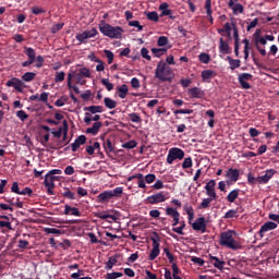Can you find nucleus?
Returning a JSON list of instances; mask_svg holds the SVG:
<instances>
[{
  "label": "nucleus",
  "instance_id": "nucleus-20",
  "mask_svg": "<svg viewBox=\"0 0 279 279\" xmlns=\"http://www.w3.org/2000/svg\"><path fill=\"white\" fill-rule=\"evenodd\" d=\"M104 124L101 122H95L92 128L86 130V134H93V136H97L99 134V130Z\"/></svg>",
  "mask_w": 279,
  "mask_h": 279
},
{
  "label": "nucleus",
  "instance_id": "nucleus-17",
  "mask_svg": "<svg viewBox=\"0 0 279 279\" xmlns=\"http://www.w3.org/2000/svg\"><path fill=\"white\" fill-rule=\"evenodd\" d=\"M209 260L214 265V267L216 269H219L220 271L221 269H223V265H226V262L220 260L217 256L209 255Z\"/></svg>",
  "mask_w": 279,
  "mask_h": 279
},
{
  "label": "nucleus",
  "instance_id": "nucleus-2",
  "mask_svg": "<svg viewBox=\"0 0 279 279\" xmlns=\"http://www.w3.org/2000/svg\"><path fill=\"white\" fill-rule=\"evenodd\" d=\"M155 77L160 82H173V77H175V74L173 73L171 66H169L163 61H159L155 70Z\"/></svg>",
  "mask_w": 279,
  "mask_h": 279
},
{
  "label": "nucleus",
  "instance_id": "nucleus-49",
  "mask_svg": "<svg viewBox=\"0 0 279 279\" xmlns=\"http://www.w3.org/2000/svg\"><path fill=\"white\" fill-rule=\"evenodd\" d=\"M146 184H154L156 182V174L149 173L144 177Z\"/></svg>",
  "mask_w": 279,
  "mask_h": 279
},
{
  "label": "nucleus",
  "instance_id": "nucleus-54",
  "mask_svg": "<svg viewBox=\"0 0 279 279\" xmlns=\"http://www.w3.org/2000/svg\"><path fill=\"white\" fill-rule=\"evenodd\" d=\"M81 98L83 101H90V99H93V93H90V90H86L85 93L81 94Z\"/></svg>",
  "mask_w": 279,
  "mask_h": 279
},
{
  "label": "nucleus",
  "instance_id": "nucleus-24",
  "mask_svg": "<svg viewBox=\"0 0 279 279\" xmlns=\"http://www.w3.org/2000/svg\"><path fill=\"white\" fill-rule=\"evenodd\" d=\"M219 52L223 54L230 53V45L223 38H220L219 40Z\"/></svg>",
  "mask_w": 279,
  "mask_h": 279
},
{
  "label": "nucleus",
  "instance_id": "nucleus-53",
  "mask_svg": "<svg viewBox=\"0 0 279 279\" xmlns=\"http://www.w3.org/2000/svg\"><path fill=\"white\" fill-rule=\"evenodd\" d=\"M192 263H194V265H198V267H204V259L197 256H193L191 258Z\"/></svg>",
  "mask_w": 279,
  "mask_h": 279
},
{
  "label": "nucleus",
  "instance_id": "nucleus-6",
  "mask_svg": "<svg viewBox=\"0 0 279 279\" xmlns=\"http://www.w3.org/2000/svg\"><path fill=\"white\" fill-rule=\"evenodd\" d=\"M184 158V150L182 148H170L167 156L168 165H173L174 160H182Z\"/></svg>",
  "mask_w": 279,
  "mask_h": 279
},
{
  "label": "nucleus",
  "instance_id": "nucleus-12",
  "mask_svg": "<svg viewBox=\"0 0 279 279\" xmlns=\"http://www.w3.org/2000/svg\"><path fill=\"white\" fill-rule=\"evenodd\" d=\"M191 99H204L206 97V93L199 87H192L187 90Z\"/></svg>",
  "mask_w": 279,
  "mask_h": 279
},
{
  "label": "nucleus",
  "instance_id": "nucleus-27",
  "mask_svg": "<svg viewBox=\"0 0 279 279\" xmlns=\"http://www.w3.org/2000/svg\"><path fill=\"white\" fill-rule=\"evenodd\" d=\"M109 199H112V192L110 191H105L98 195L100 204H104V202H108Z\"/></svg>",
  "mask_w": 279,
  "mask_h": 279
},
{
  "label": "nucleus",
  "instance_id": "nucleus-41",
  "mask_svg": "<svg viewBox=\"0 0 279 279\" xmlns=\"http://www.w3.org/2000/svg\"><path fill=\"white\" fill-rule=\"evenodd\" d=\"M101 84H102V86H105V88H107V90L109 93H110V90H114V84L110 83V81L108 78H102Z\"/></svg>",
  "mask_w": 279,
  "mask_h": 279
},
{
  "label": "nucleus",
  "instance_id": "nucleus-38",
  "mask_svg": "<svg viewBox=\"0 0 279 279\" xmlns=\"http://www.w3.org/2000/svg\"><path fill=\"white\" fill-rule=\"evenodd\" d=\"M104 147H105V150L109 154H112L114 153V146L112 145V141L110 140H107L105 143H104Z\"/></svg>",
  "mask_w": 279,
  "mask_h": 279
},
{
  "label": "nucleus",
  "instance_id": "nucleus-3",
  "mask_svg": "<svg viewBox=\"0 0 279 279\" xmlns=\"http://www.w3.org/2000/svg\"><path fill=\"white\" fill-rule=\"evenodd\" d=\"M61 174L62 170L60 169L50 170L46 174L44 184L47 189L48 195H53V189H56V184L62 180V178L59 177Z\"/></svg>",
  "mask_w": 279,
  "mask_h": 279
},
{
  "label": "nucleus",
  "instance_id": "nucleus-18",
  "mask_svg": "<svg viewBox=\"0 0 279 279\" xmlns=\"http://www.w3.org/2000/svg\"><path fill=\"white\" fill-rule=\"evenodd\" d=\"M68 129H69V125L66 124V121H64L63 129L60 128L58 131L52 132L54 138H60V136H63V141H64V138H66V130Z\"/></svg>",
  "mask_w": 279,
  "mask_h": 279
},
{
  "label": "nucleus",
  "instance_id": "nucleus-43",
  "mask_svg": "<svg viewBox=\"0 0 279 279\" xmlns=\"http://www.w3.org/2000/svg\"><path fill=\"white\" fill-rule=\"evenodd\" d=\"M87 236H89L90 243H100V245H106V242L98 240L97 235L93 232L87 233Z\"/></svg>",
  "mask_w": 279,
  "mask_h": 279
},
{
  "label": "nucleus",
  "instance_id": "nucleus-60",
  "mask_svg": "<svg viewBox=\"0 0 279 279\" xmlns=\"http://www.w3.org/2000/svg\"><path fill=\"white\" fill-rule=\"evenodd\" d=\"M151 189H154L155 191H160V189H165V183H162L161 180H157Z\"/></svg>",
  "mask_w": 279,
  "mask_h": 279
},
{
  "label": "nucleus",
  "instance_id": "nucleus-13",
  "mask_svg": "<svg viewBox=\"0 0 279 279\" xmlns=\"http://www.w3.org/2000/svg\"><path fill=\"white\" fill-rule=\"evenodd\" d=\"M276 228H278V223H276V222H274V221H267V222H265L262 227H260V229H259V231H258V234H259V236H265V232H269V231H271V230H276Z\"/></svg>",
  "mask_w": 279,
  "mask_h": 279
},
{
  "label": "nucleus",
  "instance_id": "nucleus-59",
  "mask_svg": "<svg viewBox=\"0 0 279 279\" xmlns=\"http://www.w3.org/2000/svg\"><path fill=\"white\" fill-rule=\"evenodd\" d=\"M16 117L21 120V121H26V119L29 117L24 110H20L16 112Z\"/></svg>",
  "mask_w": 279,
  "mask_h": 279
},
{
  "label": "nucleus",
  "instance_id": "nucleus-1",
  "mask_svg": "<svg viewBox=\"0 0 279 279\" xmlns=\"http://www.w3.org/2000/svg\"><path fill=\"white\" fill-rule=\"evenodd\" d=\"M233 234H236L234 230H228V231L221 232L219 245H221L222 247H228V250H233V251L242 250L243 246L241 245V243H239V241L234 240Z\"/></svg>",
  "mask_w": 279,
  "mask_h": 279
},
{
  "label": "nucleus",
  "instance_id": "nucleus-5",
  "mask_svg": "<svg viewBox=\"0 0 279 279\" xmlns=\"http://www.w3.org/2000/svg\"><path fill=\"white\" fill-rule=\"evenodd\" d=\"M155 238H150V241L153 242V250L150 251L148 260H156V258L160 256V235H158V233H155Z\"/></svg>",
  "mask_w": 279,
  "mask_h": 279
},
{
  "label": "nucleus",
  "instance_id": "nucleus-52",
  "mask_svg": "<svg viewBox=\"0 0 279 279\" xmlns=\"http://www.w3.org/2000/svg\"><path fill=\"white\" fill-rule=\"evenodd\" d=\"M105 56L108 59V64H112V62L114 61V53L110 50H105Z\"/></svg>",
  "mask_w": 279,
  "mask_h": 279
},
{
  "label": "nucleus",
  "instance_id": "nucleus-46",
  "mask_svg": "<svg viewBox=\"0 0 279 279\" xmlns=\"http://www.w3.org/2000/svg\"><path fill=\"white\" fill-rule=\"evenodd\" d=\"M84 276V270H77V272H72L71 278L73 279H93L90 277H82Z\"/></svg>",
  "mask_w": 279,
  "mask_h": 279
},
{
  "label": "nucleus",
  "instance_id": "nucleus-55",
  "mask_svg": "<svg viewBox=\"0 0 279 279\" xmlns=\"http://www.w3.org/2000/svg\"><path fill=\"white\" fill-rule=\"evenodd\" d=\"M233 25V38H234V45H239V28H236V24H232Z\"/></svg>",
  "mask_w": 279,
  "mask_h": 279
},
{
  "label": "nucleus",
  "instance_id": "nucleus-64",
  "mask_svg": "<svg viewBox=\"0 0 279 279\" xmlns=\"http://www.w3.org/2000/svg\"><path fill=\"white\" fill-rule=\"evenodd\" d=\"M269 180L270 179H268L266 174L257 177L258 184H267V182H269Z\"/></svg>",
  "mask_w": 279,
  "mask_h": 279
},
{
  "label": "nucleus",
  "instance_id": "nucleus-58",
  "mask_svg": "<svg viewBox=\"0 0 279 279\" xmlns=\"http://www.w3.org/2000/svg\"><path fill=\"white\" fill-rule=\"evenodd\" d=\"M107 279H117V278H123V272H109L107 274Z\"/></svg>",
  "mask_w": 279,
  "mask_h": 279
},
{
  "label": "nucleus",
  "instance_id": "nucleus-23",
  "mask_svg": "<svg viewBox=\"0 0 279 279\" xmlns=\"http://www.w3.org/2000/svg\"><path fill=\"white\" fill-rule=\"evenodd\" d=\"M213 202H217V198H213L210 196L207 198H204L202 203L198 205V209L204 210L206 208H210V204H213Z\"/></svg>",
  "mask_w": 279,
  "mask_h": 279
},
{
  "label": "nucleus",
  "instance_id": "nucleus-50",
  "mask_svg": "<svg viewBox=\"0 0 279 279\" xmlns=\"http://www.w3.org/2000/svg\"><path fill=\"white\" fill-rule=\"evenodd\" d=\"M109 192L112 194V197H121L123 195V187H116Z\"/></svg>",
  "mask_w": 279,
  "mask_h": 279
},
{
  "label": "nucleus",
  "instance_id": "nucleus-47",
  "mask_svg": "<svg viewBox=\"0 0 279 279\" xmlns=\"http://www.w3.org/2000/svg\"><path fill=\"white\" fill-rule=\"evenodd\" d=\"M138 144L136 143V141L132 140L130 142H126L124 144H122L123 149H134Z\"/></svg>",
  "mask_w": 279,
  "mask_h": 279
},
{
  "label": "nucleus",
  "instance_id": "nucleus-26",
  "mask_svg": "<svg viewBox=\"0 0 279 279\" xmlns=\"http://www.w3.org/2000/svg\"><path fill=\"white\" fill-rule=\"evenodd\" d=\"M99 119H101V116L99 114L93 116L90 112H85L84 123H86V125H90L92 121L99 122Z\"/></svg>",
  "mask_w": 279,
  "mask_h": 279
},
{
  "label": "nucleus",
  "instance_id": "nucleus-32",
  "mask_svg": "<svg viewBox=\"0 0 279 279\" xmlns=\"http://www.w3.org/2000/svg\"><path fill=\"white\" fill-rule=\"evenodd\" d=\"M145 15H146V19H148V21H153L154 23H158V21H160V16L156 11L146 12Z\"/></svg>",
  "mask_w": 279,
  "mask_h": 279
},
{
  "label": "nucleus",
  "instance_id": "nucleus-19",
  "mask_svg": "<svg viewBox=\"0 0 279 279\" xmlns=\"http://www.w3.org/2000/svg\"><path fill=\"white\" fill-rule=\"evenodd\" d=\"M84 143H86V136L85 135H81L78 136L74 143L71 144L72 147V151H77V149H80L81 145H84Z\"/></svg>",
  "mask_w": 279,
  "mask_h": 279
},
{
  "label": "nucleus",
  "instance_id": "nucleus-42",
  "mask_svg": "<svg viewBox=\"0 0 279 279\" xmlns=\"http://www.w3.org/2000/svg\"><path fill=\"white\" fill-rule=\"evenodd\" d=\"M129 119L132 121V123H142L143 119L141 118V116H138V113H130L129 114Z\"/></svg>",
  "mask_w": 279,
  "mask_h": 279
},
{
  "label": "nucleus",
  "instance_id": "nucleus-39",
  "mask_svg": "<svg viewBox=\"0 0 279 279\" xmlns=\"http://www.w3.org/2000/svg\"><path fill=\"white\" fill-rule=\"evenodd\" d=\"M198 60H199V62H203V64H208V62H210V54H208L206 52H202L198 56Z\"/></svg>",
  "mask_w": 279,
  "mask_h": 279
},
{
  "label": "nucleus",
  "instance_id": "nucleus-62",
  "mask_svg": "<svg viewBox=\"0 0 279 279\" xmlns=\"http://www.w3.org/2000/svg\"><path fill=\"white\" fill-rule=\"evenodd\" d=\"M132 88H141V81L137 77H133L131 80Z\"/></svg>",
  "mask_w": 279,
  "mask_h": 279
},
{
  "label": "nucleus",
  "instance_id": "nucleus-48",
  "mask_svg": "<svg viewBox=\"0 0 279 279\" xmlns=\"http://www.w3.org/2000/svg\"><path fill=\"white\" fill-rule=\"evenodd\" d=\"M193 167V159L191 157H186L182 163V169H191Z\"/></svg>",
  "mask_w": 279,
  "mask_h": 279
},
{
  "label": "nucleus",
  "instance_id": "nucleus-9",
  "mask_svg": "<svg viewBox=\"0 0 279 279\" xmlns=\"http://www.w3.org/2000/svg\"><path fill=\"white\" fill-rule=\"evenodd\" d=\"M166 215L173 219V223H172L173 228H175V226L180 223V211H178V209L173 207H167Z\"/></svg>",
  "mask_w": 279,
  "mask_h": 279
},
{
  "label": "nucleus",
  "instance_id": "nucleus-28",
  "mask_svg": "<svg viewBox=\"0 0 279 279\" xmlns=\"http://www.w3.org/2000/svg\"><path fill=\"white\" fill-rule=\"evenodd\" d=\"M231 10H232V12H233V14H243V12H244V10H245V8L243 7V4H241V3H234L233 2V5H228Z\"/></svg>",
  "mask_w": 279,
  "mask_h": 279
},
{
  "label": "nucleus",
  "instance_id": "nucleus-31",
  "mask_svg": "<svg viewBox=\"0 0 279 279\" xmlns=\"http://www.w3.org/2000/svg\"><path fill=\"white\" fill-rule=\"evenodd\" d=\"M104 104L109 110H114V108H117V100H113L112 98L106 97Z\"/></svg>",
  "mask_w": 279,
  "mask_h": 279
},
{
  "label": "nucleus",
  "instance_id": "nucleus-11",
  "mask_svg": "<svg viewBox=\"0 0 279 279\" xmlns=\"http://www.w3.org/2000/svg\"><path fill=\"white\" fill-rule=\"evenodd\" d=\"M215 186H217V182H215V180H210L205 185L206 195L208 197H213V199H217V197H219L215 191Z\"/></svg>",
  "mask_w": 279,
  "mask_h": 279
},
{
  "label": "nucleus",
  "instance_id": "nucleus-14",
  "mask_svg": "<svg viewBox=\"0 0 279 279\" xmlns=\"http://www.w3.org/2000/svg\"><path fill=\"white\" fill-rule=\"evenodd\" d=\"M96 36L97 29L93 28L92 31H85L82 34L76 35V39H78L80 43H84L87 38H95Z\"/></svg>",
  "mask_w": 279,
  "mask_h": 279
},
{
  "label": "nucleus",
  "instance_id": "nucleus-35",
  "mask_svg": "<svg viewBox=\"0 0 279 279\" xmlns=\"http://www.w3.org/2000/svg\"><path fill=\"white\" fill-rule=\"evenodd\" d=\"M151 53L155 58H161V56H165V53H167V48H153Z\"/></svg>",
  "mask_w": 279,
  "mask_h": 279
},
{
  "label": "nucleus",
  "instance_id": "nucleus-57",
  "mask_svg": "<svg viewBox=\"0 0 279 279\" xmlns=\"http://www.w3.org/2000/svg\"><path fill=\"white\" fill-rule=\"evenodd\" d=\"M141 56L145 60H148V61L151 60V56H149V50L147 48H142L141 49Z\"/></svg>",
  "mask_w": 279,
  "mask_h": 279
},
{
  "label": "nucleus",
  "instance_id": "nucleus-51",
  "mask_svg": "<svg viewBox=\"0 0 279 279\" xmlns=\"http://www.w3.org/2000/svg\"><path fill=\"white\" fill-rule=\"evenodd\" d=\"M117 265V257H109L108 262L106 263V269H112Z\"/></svg>",
  "mask_w": 279,
  "mask_h": 279
},
{
  "label": "nucleus",
  "instance_id": "nucleus-45",
  "mask_svg": "<svg viewBox=\"0 0 279 279\" xmlns=\"http://www.w3.org/2000/svg\"><path fill=\"white\" fill-rule=\"evenodd\" d=\"M179 223H181V226L172 228V232H175L177 234H184V229L186 228V223L184 221Z\"/></svg>",
  "mask_w": 279,
  "mask_h": 279
},
{
  "label": "nucleus",
  "instance_id": "nucleus-30",
  "mask_svg": "<svg viewBox=\"0 0 279 279\" xmlns=\"http://www.w3.org/2000/svg\"><path fill=\"white\" fill-rule=\"evenodd\" d=\"M227 60L230 64L231 71H234V69H239L241 66V60L239 59H232V57H227Z\"/></svg>",
  "mask_w": 279,
  "mask_h": 279
},
{
  "label": "nucleus",
  "instance_id": "nucleus-15",
  "mask_svg": "<svg viewBox=\"0 0 279 279\" xmlns=\"http://www.w3.org/2000/svg\"><path fill=\"white\" fill-rule=\"evenodd\" d=\"M7 86L13 87L19 93H23V81L20 78L13 77L11 81L7 82Z\"/></svg>",
  "mask_w": 279,
  "mask_h": 279
},
{
  "label": "nucleus",
  "instance_id": "nucleus-22",
  "mask_svg": "<svg viewBox=\"0 0 279 279\" xmlns=\"http://www.w3.org/2000/svg\"><path fill=\"white\" fill-rule=\"evenodd\" d=\"M84 112H90V114H97L104 112L102 106H89L83 108Z\"/></svg>",
  "mask_w": 279,
  "mask_h": 279
},
{
  "label": "nucleus",
  "instance_id": "nucleus-44",
  "mask_svg": "<svg viewBox=\"0 0 279 279\" xmlns=\"http://www.w3.org/2000/svg\"><path fill=\"white\" fill-rule=\"evenodd\" d=\"M158 47H167L169 45V38L167 36H160L157 40Z\"/></svg>",
  "mask_w": 279,
  "mask_h": 279
},
{
  "label": "nucleus",
  "instance_id": "nucleus-21",
  "mask_svg": "<svg viewBox=\"0 0 279 279\" xmlns=\"http://www.w3.org/2000/svg\"><path fill=\"white\" fill-rule=\"evenodd\" d=\"M241 193L240 189L232 190L228 195H227V202L229 204H234L236 199L239 198V194Z\"/></svg>",
  "mask_w": 279,
  "mask_h": 279
},
{
  "label": "nucleus",
  "instance_id": "nucleus-4",
  "mask_svg": "<svg viewBox=\"0 0 279 279\" xmlns=\"http://www.w3.org/2000/svg\"><path fill=\"white\" fill-rule=\"evenodd\" d=\"M99 32L107 36L108 38L121 39L125 31L121 26H112L108 23L99 24Z\"/></svg>",
  "mask_w": 279,
  "mask_h": 279
},
{
  "label": "nucleus",
  "instance_id": "nucleus-8",
  "mask_svg": "<svg viewBox=\"0 0 279 279\" xmlns=\"http://www.w3.org/2000/svg\"><path fill=\"white\" fill-rule=\"evenodd\" d=\"M253 75L250 73H242L239 75V83L244 90H250L252 88V85H250V80H252Z\"/></svg>",
  "mask_w": 279,
  "mask_h": 279
},
{
  "label": "nucleus",
  "instance_id": "nucleus-16",
  "mask_svg": "<svg viewBox=\"0 0 279 279\" xmlns=\"http://www.w3.org/2000/svg\"><path fill=\"white\" fill-rule=\"evenodd\" d=\"M239 175H240L239 169H233V168H229L226 173V178L231 180V182H238Z\"/></svg>",
  "mask_w": 279,
  "mask_h": 279
},
{
  "label": "nucleus",
  "instance_id": "nucleus-37",
  "mask_svg": "<svg viewBox=\"0 0 279 279\" xmlns=\"http://www.w3.org/2000/svg\"><path fill=\"white\" fill-rule=\"evenodd\" d=\"M23 82H34L36 80V73L34 72H26L22 75Z\"/></svg>",
  "mask_w": 279,
  "mask_h": 279
},
{
  "label": "nucleus",
  "instance_id": "nucleus-56",
  "mask_svg": "<svg viewBox=\"0 0 279 279\" xmlns=\"http://www.w3.org/2000/svg\"><path fill=\"white\" fill-rule=\"evenodd\" d=\"M174 114H193V109H177Z\"/></svg>",
  "mask_w": 279,
  "mask_h": 279
},
{
  "label": "nucleus",
  "instance_id": "nucleus-10",
  "mask_svg": "<svg viewBox=\"0 0 279 279\" xmlns=\"http://www.w3.org/2000/svg\"><path fill=\"white\" fill-rule=\"evenodd\" d=\"M193 230H196V232H202L204 234V232H206V218L204 217H199L197 218L193 225H192Z\"/></svg>",
  "mask_w": 279,
  "mask_h": 279
},
{
  "label": "nucleus",
  "instance_id": "nucleus-40",
  "mask_svg": "<svg viewBox=\"0 0 279 279\" xmlns=\"http://www.w3.org/2000/svg\"><path fill=\"white\" fill-rule=\"evenodd\" d=\"M267 45V39L263 36H260L258 33H255V47L256 45Z\"/></svg>",
  "mask_w": 279,
  "mask_h": 279
},
{
  "label": "nucleus",
  "instance_id": "nucleus-36",
  "mask_svg": "<svg viewBox=\"0 0 279 279\" xmlns=\"http://www.w3.org/2000/svg\"><path fill=\"white\" fill-rule=\"evenodd\" d=\"M234 217H239V208L228 210L225 214L223 219H234Z\"/></svg>",
  "mask_w": 279,
  "mask_h": 279
},
{
  "label": "nucleus",
  "instance_id": "nucleus-29",
  "mask_svg": "<svg viewBox=\"0 0 279 279\" xmlns=\"http://www.w3.org/2000/svg\"><path fill=\"white\" fill-rule=\"evenodd\" d=\"M215 75H217V72L213 71V70H204L201 74L202 80L206 81V80H213V77H215Z\"/></svg>",
  "mask_w": 279,
  "mask_h": 279
},
{
  "label": "nucleus",
  "instance_id": "nucleus-63",
  "mask_svg": "<svg viewBox=\"0 0 279 279\" xmlns=\"http://www.w3.org/2000/svg\"><path fill=\"white\" fill-rule=\"evenodd\" d=\"M65 74L64 72H57L54 76V82H64Z\"/></svg>",
  "mask_w": 279,
  "mask_h": 279
},
{
  "label": "nucleus",
  "instance_id": "nucleus-25",
  "mask_svg": "<svg viewBox=\"0 0 279 279\" xmlns=\"http://www.w3.org/2000/svg\"><path fill=\"white\" fill-rule=\"evenodd\" d=\"M129 90L130 88L125 84L117 87L118 97H120V99H125L128 97Z\"/></svg>",
  "mask_w": 279,
  "mask_h": 279
},
{
  "label": "nucleus",
  "instance_id": "nucleus-33",
  "mask_svg": "<svg viewBox=\"0 0 279 279\" xmlns=\"http://www.w3.org/2000/svg\"><path fill=\"white\" fill-rule=\"evenodd\" d=\"M96 217H97L98 219H102V220L111 219L112 221H117V216L110 215V214H106V213H104V211L97 213V214H96Z\"/></svg>",
  "mask_w": 279,
  "mask_h": 279
},
{
  "label": "nucleus",
  "instance_id": "nucleus-34",
  "mask_svg": "<svg viewBox=\"0 0 279 279\" xmlns=\"http://www.w3.org/2000/svg\"><path fill=\"white\" fill-rule=\"evenodd\" d=\"M24 53L27 56L28 60H33L34 62H36V50H34V48H25Z\"/></svg>",
  "mask_w": 279,
  "mask_h": 279
},
{
  "label": "nucleus",
  "instance_id": "nucleus-61",
  "mask_svg": "<svg viewBox=\"0 0 279 279\" xmlns=\"http://www.w3.org/2000/svg\"><path fill=\"white\" fill-rule=\"evenodd\" d=\"M32 12L35 14V15H38V14H45V9H43L41 7H33L32 8Z\"/></svg>",
  "mask_w": 279,
  "mask_h": 279
},
{
  "label": "nucleus",
  "instance_id": "nucleus-7",
  "mask_svg": "<svg viewBox=\"0 0 279 279\" xmlns=\"http://www.w3.org/2000/svg\"><path fill=\"white\" fill-rule=\"evenodd\" d=\"M167 195H168V193L159 192V193L148 196L146 198V202H148V204H151V205L161 204L162 202H167Z\"/></svg>",
  "mask_w": 279,
  "mask_h": 279
}]
</instances>
